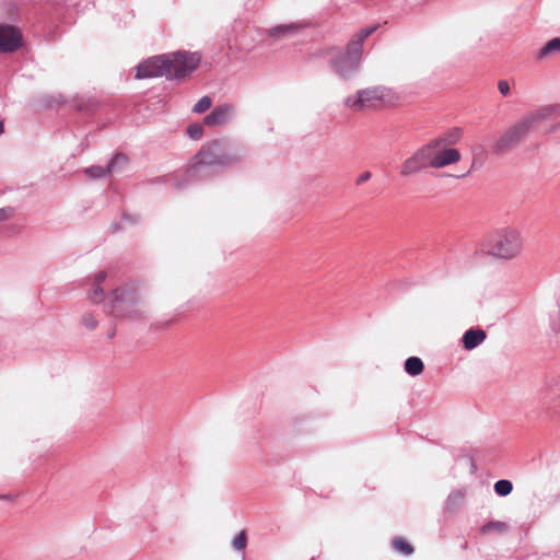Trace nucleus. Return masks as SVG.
<instances>
[{"label": "nucleus", "instance_id": "7", "mask_svg": "<svg viewBox=\"0 0 560 560\" xmlns=\"http://www.w3.org/2000/svg\"><path fill=\"white\" fill-rule=\"evenodd\" d=\"M170 60V79H180L191 73L200 63L198 52H173L167 55Z\"/></svg>", "mask_w": 560, "mask_h": 560}, {"label": "nucleus", "instance_id": "25", "mask_svg": "<svg viewBox=\"0 0 560 560\" xmlns=\"http://www.w3.org/2000/svg\"><path fill=\"white\" fill-rule=\"evenodd\" d=\"M84 173L88 174L92 178H102V177H105L106 175H108L109 171H108L107 166L102 167V166L95 165V166L85 168Z\"/></svg>", "mask_w": 560, "mask_h": 560}, {"label": "nucleus", "instance_id": "29", "mask_svg": "<svg viewBox=\"0 0 560 560\" xmlns=\"http://www.w3.org/2000/svg\"><path fill=\"white\" fill-rule=\"evenodd\" d=\"M202 132H203V128L201 125L199 124H194V125H190L188 128H187V133L188 136L194 139V140H198L201 138L202 136Z\"/></svg>", "mask_w": 560, "mask_h": 560}, {"label": "nucleus", "instance_id": "4", "mask_svg": "<svg viewBox=\"0 0 560 560\" xmlns=\"http://www.w3.org/2000/svg\"><path fill=\"white\" fill-rule=\"evenodd\" d=\"M398 100L397 94L388 86L373 85L359 89L355 93L343 100V105L351 112L360 113L377 110L394 104Z\"/></svg>", "mask_w": 560, "mask_h": 560}, {"label": "nucleus", "instance_id": "22", "mask_svg": "<svg viewBox=\"0 0 560 560\" xmlns=\"http://www.w3.org/2000/svg\"><path fill=\"white\" fill-rule=\"evenodd\" d=\"M247 546V535L245 530L240 532L232 540V547L236 551H243Z\"/></svg>", "mask_w": 560, "mask_h": 560}, {"label": "nucleus", "instance_id": "20", "mask_svg": "<svg viewBox=\"0 0 560 560\" xmlns=\"http://www.w3.org/2000/svg\"><path fill=\"white\" fill-rule=\"evenodd\" d=\"M513 490V485L510 480H499L494 483V491L498 495L505 497L509 495Z\"/></svg>", "mask_w": 560, "mask_h": 560}, {"label": "nucleus", "instance_id": "1", "mask_svg": "<svg viewBox=\"0 0 560 560\" xmlns=\"http://www.w3.org/2000/svg\"><path fill=\"white\" fill-rule=\"evenodd\" d=\"M244 153V148L241 144L215 140L196 154L189 172L194 177L208 176L217 167L229 166L242 161Z\"/></svg>", "mask_w": 560, "mask_h": 560}, {"label": "nucleus", "instance_id": "28", "mask_svg": "<svg viewBox=\"0 0 560 560\" xmlns=\"http://www.w3.org/2000/svg\"><path fill=\"white\" fill-rule=\"evenodd\" d=\"M81 323H82V325L85 328H88L90 330L95 329L97 327V324H98V322L95 318V316L93 314H91V313L84 314L82 316V318H81Z\"/></svg>", "mask_w": 560, "mask_h": 560}, {"label": "nucleus", "instance_id": "8", "mask_svg": "<svg viewBox=\"0 0 560 560\" xmlns=\"http://www.w3.org/2000/svg\"><path fill=\"white\" fill-rule=\"evenodd\" d=\"M165 77L170 79V60L167 55L148 58L136 68L137 79Z\"/></svg>", "mask_w": 560, "mask_h": 560}, {"label": "nucleus", "instance_id": "16", "mask_svg": "<svg viewBox=\"0 0 560 560\" xmlns=\"http://www.w3.org/2000/svg\"><path fill=\"white\" fill-rule=\"evenodd\" d=\"M462 137H463V130L458 127H454L434 140L441 141L442 144L450 147V145L457 144L460 141Z\"/></svg>", "mask_w": 560, "mask_h": 560}, {"label": "nucleus", "instance_id": "26", "mask_svg": "<svg viewBox=\"0 0 560 560\" xmlns=\"http://www.w3.org/2000/svg\"><path fill=\"white\" fill-rule=\"evenodd\" d=\"M542 400L544 404L547 405V408H552V404L557 401L560 402V393L552 388H548V390L544 394Z\"/></svg>", "mask_w": 560, "mask_h": 560}, {"label": "nucleus", "instance_id": "6", "mask_svg": "<svg viewBox=\"0 0 560 560\" xmlns=\"http://www.w3.org/2000/svg\"><path fill=\"white\" fill-rule=\"evenodd\" d=\"M105 310L116 319L136 320L147 315L145 306L129 287L113 291L105 300Z\"/></svg>", "mask_w": 560, "mask_h": 560}, {"label": "nucleus", "instance_id": "21", "mask_svg": "<svg viewBox=\"0 0 560 560\" xmlns=\"http://www.w3.org/2000/svg\"><path fill=\"white\" fill-rule=\"evenodd\" d=\"M509 529V526L506 523L504 522H500V521H495V522H489L487 524H485L481 528V530L483 533H488V532H491V530H494V532H498L500 534H503L505 532H508Z\"/></svg>", "mask_w": 560, "mask_h": 560}, {"label": "nucleus", "instance_id": "27", "mask_svg": "<svg viewBox=\"0 0 560 560\" xmlns=\"http://www.w3.org/2000/svg\"><path fill=\"white\" fill-rule=\"evenodd\" d=\"M212 100L209 96H202L195 105L192 110L197 114L205 113L211 107Z\"/></svg>", "mask_w": 560, "mask_h": 560}, {"label": "nucleus", "instance_id": "32", "mask_svg": "<svg viewBox=\"0 0 560 560\" xmlns=\"http://www.w3.org/2000/svg\"><path fill=\"white\" fill-rule=\"evenodd\" d=\"M9 219V211L4 208H0V222Z\"/></svg>", "mask_w": 560, "mask_h": 560}, {"label": "nucleus", "instance_id": "23", "mask_svg": "<svg viewBox=\"0 0 560 560\" xmlns=\"http://www.w3.org/2000/svg\"><path fill=\"white\" fill-rule=\"evenodd\" d=\"M393 546H394L395 550H397L398 552H401L406 556H409L413 552V548L404 538H396L393 541Z\"/></svg>", "mask_w": 560, "mask_h": 560}, {"label": "nucleus", "instance_id": "10", "mask_svg": "<svg viewBox=\"0 0 560 560\" xmlns=\"http://www.w3.org/2000/svg\"><path fill=\"white\" fill-rule=\"evenodd\" d=\"M430 148L428 144L419 148L411 156L406 159L399 170L404 177H410L424 168L432 167Z\"/></svg>", "mask_w": 560, "mask_h": 560}, {"label": "nucleus", "instance_id": "5", "mask_svg": "<svg viewBox=\"0 0 560 560\" xmlns=\"http://www.w3.org/2000/svg\"><path fill=\"white\" fill-rule=\"evenodd\" d=\"M559 115L560 105H551L524 116L497 140L493 145V151L495 153L504 152L526 137L539 121L549 116Z\"/></svg>", "mask_w": 560, "mask_h": 560}, {"label": "nucleus", "instance_id": "19", "mask_svg": "<svg viewBox=\"0 0 560 560\" xmlns=\"http://www.w3.org/2000/svg\"><path fill=\"white\" fill-rule=\"evenodd\" d=\"M127 156L125 154H116L110 162L107 164L109 174L113 172L121 171L127 164Z\"/></svg>", "mask_w": 560, "mask_h": 560}, {"label": "nucleus", "instance_id": "9", "mask_svg": "<svg viewBox=\"0 0 560 560\" xmlns=\"http://www.w3.org/2000/svg\"><path fill=\"white\" fill-rule=\"evenodd\" d=\"M432 168H443L460 161V152L455 148L442 144L441 141L432 140L428 143Z\"/></svg>", "mask_w": 560, "mask_h": 560}, {"label": "nucleus", "instance_id": "14", "mask_svg": "<svg viewBox=\"0 0 560 560\" xmlns=\"http://www.w3.org/2000/svg\"><path fill=\"white\" fill-rule=\"evenodd\" d=\"M302 25L299 23H290L285 25H278L267 31V34L276 40L289 38L298 34Z\"/></svg>", "mask_w": 560, "mask_h": 560}, {"label": "nucleus", "instance_id": "24", "mask_svg": "<svg viewBox=\"0 0 560 560\" xmlns=\"http://www.w3.org/2000/svg\"><path fill=\"white\" fill-rule=\"evenodd\" d=\"M549 329L553 335H560V310L549 314Z\"/></svg>", "mask_w": 560, "mask_h": 560}, {"label": "nucleus", "instance_id": "12", "mask_svg": "<svg viewBox=\"0 0 560 560\" xmlns=\"http://www.w3.org/2000/svg\"><path fill=\"white\" fill-rule=\"evenodd\" d=\"M22 42L20 32L9 25H0V52L15 51Z\"/></svg>", "mask_w": 560, "mask_h": 560}, {"label": "nucleus", "instance_id": "18", "mask_svg": "<svg viewBox=\"0 0 560 560\" xmlns=\"http://www.w3.org/2000/svg\"><path fill=\"white\" fill-rule=\"evenodd\" d=\"M107 275L105 271H100L94 279V288L90 293V299L93 302H100L103 300V289L101 283L106 279Z\"/></svg>", "mask_w": 560, "mask_h": 560}, {"label": "nucleus", "instance_id": "33", "mask_svg": "<svg viewBox=\"0 0 560 560\" xmlns=\"http://www.w3.org/2000/svg\"><path fill=\"white\" fill-rule=\"evenodd\" d=\"M4 132L3 122L0 120V136Z\"/></svg>", "mask_w": 560, "mask_h": 560}, {"label": "nucleus", "instance_id": "15", "mask_svg": "<svg viewBox=\"0 0 560 560\" xmlns=\"http://www.w3.org/2000/svg\"><path fill=\"white\" fill-rule=\"evenodd\" d=\"M558 55H560V37H556L547 42L545 46L541 47L537 52V59L546 60L549 58H555Z\"/></svg>", "mask_w": 560, "mask_h": 560}, {"label": "nucleus", "instance_id": "34", "mask_svg": "<svg viewBox=\"0 0 560 560\" xmlns=\"http://www.w3.org/2000/svg\"><path fill=\"white\" fill-rule=\"evenodd\" d=\"M242 560H245V556L243 555Z\"/></svg>", "mask_w": 560, "mask_h": 560}, {"label": "nucleus", "instance_id": "11", "mask_svg": "<svg viewBox=\"0 0 560 560\" xmlns=\"http://www.w3.org/2000/svg\"><path fill=\"white\" fill-rule=\"evenodd\" d=\"M235 107L231 104H221L214 107L205 118L207 126H223L231 121L235 116Z\"/></svg>", "mask_w": 560, "mask_h": 560}, {"label": "nucleus", "instance_id": "3", "mask_svg": "<svg viewBox=\"0 0 560 560\" xmlns=\"http://www.w3.org/2000/svg\"><path fill=\"white\" fill-rule=\"evenodd\" d=\"M377 27L378 25L375 24L360 30L352 36L345 50L339 51L330 60V66L337 75L349 80L359 72L363 54V43Z\"/></svg>", "mask_w": 560, "mask_h": 560}, {"label": "nucleus", "instance_id": "17", "mask_svg": "<svg viewBox=\"0 0 560 560\" xmlns=\"http://www.w3.org/2000/svg\"><path fill=\"white\" fill-rule=\"evenodd\" d=\"M405 372L410 376H418L423 372L424 365L420 358L410 357L405 361Z\"/></svg>", "mask_w": 560, "mask_h": 560}, {"label": "nucleus", "instance_id": "30", "mask_svg": "<svg viewBox=\"0 0 560 560\" xmlns=\"http://www.w3.org/2000/svg\"><path fill=\"white\" fill-rule=\"evenodd\" d=\"M498 89L503 96H506L510 93V84L505 80L499 81Z\"/></svg>", "mask_w": 560, "mask_h": 560}, {"label": "nucleus", "instance_id": "31", "mask_svg": "<svg viewBox=\"0 0 560 560\" xmlns=\"http://www.w3.org/2000/svg\"><path fill=\"white\" fill-rule=\"evenodd\" d=\"M371 178L370 172H363L357 179V184L360 185Z\"/></svg>", "mask_w": 560, "mask_h": 560}, {"label": "nucleus", "instance_id": "2", "mask_svg": "<svg viewBox=\"0 0 560 560\" xmlns=\"http://www.w3.org/2000/svg\"><path fill=\"white\" fill-rule=\"evenodd\" d=\"M524 248L522 233L512 226L491 232L482 242L481 249L490 257L510 261L521 256Z\"/></svg>", "mask_w": 560, "mask_h": 560}, {"label": "nucleus", "instance_id": "13", "mask_svg": "<svg viewBox=\"0 0 560 560\" xmlns=\"http://www.w3.org/2000/svg\"><path fill=\"white\" fill-rule=\"evenodd\" d=\"M487 338V334L481 328H470L462 337L463 347L470 351L480 346Z\"/></svg>", "mask_w": 560, "mask_h": 560}]
</instances>
